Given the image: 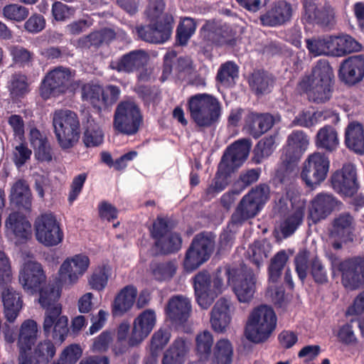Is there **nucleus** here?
<instances>
[{"label":"nucleus","mask_w":364,"mask_h":364,"mask_svg":"<svg viewBox=\"0 0 364 364\" xmlns=\"http://www.w3.org/2000/svg\"><path fill=\"white\" fill-rule=\"evenodd\" d=\"M156 245L164 254H169L178 251L181 248V239L179 234L170 233L156 241Z\"/></svg>","instance_id":"obj_57"},{"label":"nucleus","mask_w":364,"mask_h":364,"mask_svg":"<svg viewBox=\"0 0 364 364\" xmlns=\"http://www.w3.org/2000/svg\"><path fill=\"white\" fill-rule=\"evenodd\" d=\"M6 234L16 243L26 241L31 235V224L22 214L11 213L5 222Z\"/></svg>","instance_id":"obj_25"},{"label":"nucleus","mask_w":364,"mask_h":364,"mask_svg":"<svg viewBox=\"0 0 364 364\" xmlns=\"http://www.w3.org/2000/svg\"><path fill=\"white\" fill-rule=\"evenodd\" d=\"M332 269L341 273L343 286L350 290L358 289L364 284V257L357 256L340 261L338 256H328Z\"/></svg>","instance_id":"obj_8"},{"label":"nucleus","mask_w":364,"mask_h":364,"mask_svg":"<svg viewBox=\"0 0 364 364\" xmlns=\"http://www.w3.org/2000/svg\"><path fill=\"white\" fill-rule=\"evenodd\" d=\"M250 147L249 139H242L235 141L225 149L212 181L220 192L228 186L230 174L246 161Z\"/></svg>","instance_id":"obj_2"},{"label":"nucleus","mask_w":364,"mask_h":364,"mask_svg":"<svg viewBox=\"0 0 364 364\" xmlns=\"http://www.w3.org/2000/svg\"><path fill=\"white\" fill-rule=\"evenodd\" d=\"M232 309V304L227 298H220L215 302L210 313V323L214 331L223 333L226 331L231 321Z\"/></svg>","instance_id":"obj_27"},{"label":"nucleus","mask_w":364,"mask_h":364,"mask_svg":"<svg viewBox=\"0 0 364 364\" xmlns=\"http://www.w3.org/2000/svg\"><path fill=\"white\" fill-rule=\"evenodd\" d=\"M38 335V326L32 319L25 320L21 325L17 340V346L22 353L31 349Z\"/></svg>","instance_id":"obj_35"},{"label":"nucleus","mask_w":364,"mask_h":364,"mask_svg":"<svg viewBox=\"0 0 364 364\" xmlns=\"http://www.w3.org/2000/svg\"><path fill=\"white\" fill-rule=\"evenodd\" d=\"M188 109L191 118L199 127H210L217 123L222 112L218 99L208 93L191 96L188 100Z\"/></svg>","instance_id":"obj_3"},{"label":"nucleus","mask_w":364,"mask_h":364,"mask_svg":"<svg viewBox=\"0 0 364 364\" xmlns=\"http://www.w3.org/2000/svg\"><path fill=\"white\" fill-rule=\"evenodd\" d=\"M288 259L286 252L284 250L279 251L271 259L268 267L269 281L277 283L281 278L282 270Z\"/></svg>","instance_id":"obj_52"},{"label":"nucleus","mask_w":364,"mask_h":364,"mask_svg":"<svg viewBox=\"0 0 364 364\" xmlns=\"http://www.w3.org/2000/svg\"><path fill=\"white\" fill-rule=\"evenodd\" d=\"M315 143L317 148L324 149L328 152H333L338 149V132L331 125L324 126L318 130Z\"/></svg>","instance_id":"obj_41"},{"label":"nucleus","mask_w":364,"mask_h":364,"mask_svg":"<svg viewBox=\"0 0 364 364\" xmlns=\"http://www.w3.org/2000/svg\"><path fill=\"white\" fill-rule=\"evenodd\" d=\"M248 84L251 90L257 95L270 92L274 79L264 70H255L249 77Z\"/></svg>","instance_id":"obj_40"},{"label":"nucleus","mask_w":364,"mask_h":364,"mask_svg":"<svg viewBox=\"0 0 364 364\" xmlns=\"http://www.w3.org/2000/svg\"><path fill=\"white\" fill-rule=\"evenodd\" d=\"M329 168L328 157L324 153L316 151L305 159L300 176L308 187L315 188L325 181Z\"/></svg>","instance_id":"obj_13"},{"label":"nucleus","mask_w":364,"mask_h":364,"mask_svg":"<svg viewBox=\"0 0 364 364\" xmlns=\"http://www.w3.org/2000/svg\"><path fill=\"white\" fill-rule=\"evenodd\" d=\"M305 210V205H300L294 207L284 216L279 225L283 238L289 237L294 234L304 221Z\"/></svg>","instance_id":"obj_34"},{"label":"nucleus","mask_w":364,"mask_h":364,"mask_svg":"<svg viewBox=\"0 0 364 364\" xmlns=\"http://www.w3.org/2000/svg\"><path fill=\"white\" fill-rule=\"evenodd\" d=\"M149 58L146 51L135 50L124 55L117 61L112 62L110 67L118 72L131 73L144 66Z\"/></svg>","instance_id":"obj_30"},{"label":"nucleus","mask_w":364,"mask_h":364,"mask_svg":"<svg viewBox=\"0 0 364 364\" xmlns=\"http://www.w3.org/2000/svg\"><path fill=\"white\" fill-rule=\"evenodd\" d=\"M268 196L269 188L265 184H259L252 188L241 199L231 215V223L233 225H242L246 220L253 218L263 208Z\"/></svg>","instance_id":"obj_6"},{"label":"nucleus","mask_w":364,"mask_h":364,"mask_svg":"<svg viewBox=\"0 0 364 364\" xmlns=\"http://www.w3.org/2000/svg\"><path fill=\"white\" fill-rule=\"evenodd\" d=\"M177 267L172 262L165 263H154L151 266V271L154 278L159 282L171 279L176 274Z\"/></svg>","instance_id":"obj_55"},{"label":"nucleus","mask_w":364,"mask_h":364,"mask_svg":"<svg viewBox=\"0 0 364 364\" xmlns=\"http://www.w3.org/2000/svg\"><path fill=\"white\" fill-rule=\"evenodd\" d=\"M11 200L16 205L28 210L31 205V193L28 185L23 180L14 183L11 189Z\"/></svg>","instance_id":"obj_43"},{"label":"nucleus","mask_w":364,"mask_h":364,"mask_svg":"<svg viewBox=\"0 0 364 364\" xmlns=\"http://www.w3.org/2000/svg\"><path fill=\"white\" fill-rule=\"evenodd\" d=\"M306 47L314 56H336L335 36H326L306 39Z\"/></svg>","instance_id":"obj_36"},{"label":"nucleus","mask_w":364,"mask_h":364,"mask_svg":"<svg viewBox=\"0 0 364 364\" xmlns=\"http://www.w3.org/2000/svg\"><path fill=\"white\" fill-rule=\"evenodd\" d=\"M328 117H329V113L327 111H317L311 113L309 111L303 110L295 117L292 123L295 126L311 128Z\"/></svg>","instance_id":"obj_47"},{"label":"nucleus","mask_w":364,"mask_h":364,"mask_svg":"<svg viewBox=\"0 0 364 364\" xmlns=\"http://www.w3.org/2000/svg\"><path fill=\"white\" fill-rule=\"evenodd\" d=\"M215 241L211 235L202 232L194 235L183 259V268L191 272L206 262L211 257Z\"/></svg>","instance_id":"obj_10"},{"label":"nucleus","mask_w":364,"mask_h":364,"mask_svg":"<svg viewBox=\"0 0 364 364\" xmlns=\"http://www.w3.org/2000/svg\"><path fill=\"white\" fill-rule=\"evenodd\" d=\"M182 341L176 340L165 353L162 364H181Z\"/></svg>","instance_id":"obj_64"},{"label":"nucleus","mask_w":364,"mask_h":364,"mask_svg":"<svg viewBox=\"0 0 364 364\" xmlns=\"http://www.w3.org/2000/svg\"><path fill=\"white\" fill-rule=\"evenodd\" d=\"M239 65L232 60H228L220 65L216 80L224 86H232L239 77Z\"/></svg>","instance_id":"obj_44"},{"label":"nucleus","mask_w":364,"mask_h":364,"mask_svg":"<svg viewBox=\"0 0 364 364\" xmlns=\"http://www.w3.org/2000/svg\"><path fill=\"white\" fill-rule=\"evenodd\" d=\"M214 357L217 364H230L232 357V347L227 339L219 340L214 348Z\"/></svg>","instance_id":"obj_56"},{"label":"nucleus","mask_w":364,"mask_h":364,"mask_svg":"<svg viewBox=\"0 0 364 364\" xmlns=\"http://www.w3.org/2000/svg\"><path fill=\"white\" fill-rule=\"evenodd\" d=\"M213 338L211 333L205 331L196 337V353L200 360H206L211 355Z\"/></svg>","instance_id":"obj_51"},{"label":"nucleus","mask_w":364,"mask_h":364,"mask_svg":"<svg viewBox=\"0 0 364 364\" xmlns=\"http://www.w3.org/2000/svg\"><path fill=\"white\" fill-rule=\"evenodd\" d=\"M55 354V348L50 341L40 342L34 349V357L41 361L48 362Z\"/></svg>","instance_id":"obj_61"},{"label":"nucleus","mask_w":364,"mask_h":364,"mask_svg":"<svg viewBox=\"0 0 364 364\" xmlns=\"http://www.w3.org/2000/svg\"><path fill=\"white\" fill-rule=\"evenodd\" d=\"M156 323V314L149 309L141 311L134 319L131 334L128 338L130 346H136L146 338Z\"/></svg>","instance_id":"obj_19"},{"label":"nucleus","mask_w":364,"mask_h":364,"mask_svg":"<svg viewBox=\"0 0 364 364\" xmlns=\"http://www.w3.org/2000/svg\"><path fill=\"white\" fill-rule=\"evenodd\" d=\"M77 86L78 83L73 82V75L70 69L58 67L46 76L41 86V95L48 99L68 90L73 91Z\"/></svg>","instance_id":"obj_12"},{"label":"nucleus","mask_w":364,"mask_h":364,"mask_svg":"<svg viewBox=\"0 0 364 364\" xmlns=\"http://www.w3.org/2000/svg\"><path fill=\"white\" fill-rule=\"evenodd\" d=\"M36 240L45 247L58 245L63 240V232L55 216L51 213L38 215L33 224Z\"/></svg>","instance_id":"obj_14"},{"label":"nucleus","mask_w":364,"mask_h":364,"mask_svg":"<svg viewBox=\"0 0 364 364\" xmlns=\"http://www.w3.org/2000/svg\"><path fill=\"white\" fill-rule=\"evenodd\" d=\"M338 76L348 86H354L364 78V54L355 55L343 60L339 65Z\"/></svg>","instance_id":"obj_21"},{"label":"nucleus","mask_w":364,"mask_h":364,"mask_svg":"<svg viewBox=\"0 0 364 364\" xmlns=\"http://www.w3.org/2000/svg\"><path fill=\"white\" fill-rule=\"evenodd\" d=\"M334 73L327 60L320 59L311 74L302 77L299 82L300 91L306 95L309 101L324 103L333 92Z\"/></svg>","instance_id":"obj_1"},{"label":"nucleus","mask_w":364,"mask_h":364,"mask_svg":"<svg viewBox=\"0 0 364 364\" xmlns=\"http://www.w3.org/2000/svg\"><path fill=\"white\" fill-rule=\"evenodd\" d=\"M333 189L339 194L351 197L355 194L359 186L357 181L356 168L352 164H346L331 176Z\"/></svg>","instance_id":"obj_20"},{"label":"nucleus","mask_w":364,"mask_h":364,"mask_svg":"<svg viewBox=\"0 0 364 364\" xmlns=\"http://www.w3.org/2000/svg\"><path fill=\"white\" fill-rule=\"evenodd\" d=\"M90 265L88 257L83 254L68 257L58 270L59 281L69 286L75 284L87 272Z\"/></svg>","instance_id":"obj_17"},{"label":"nucleus","mask_w":364,"mask_h":364,"mask_svg":"<svg viewBox=\"0 0 364 364\" xmlns=\"http://www.w3.org/2000/svg\"><path fill=\"white\" fill-rule=\"evenodd\" d=\"M309 252L305 249L300 250L294 258L295 269L301 282L303 283L305 281L309 267L310 275L315 283L321 285L327 284V271L322 262L318 257H315L309 264Z\"/></svg>","instance_id":"obj_15"},{"label":"nucleus","mask_w":364,"mask_h":364,"mask_svg":"<svg viewBox=\"0 0 364 364\" xmlns=\"http://www.w3.org/2000/svg\"><path fill=\"white\" fill-rule=\"evenodd\" d=\"M204 38L212 44L216 46H234L235 39L229 37L228 33L222 27L217 26L210 22L205 23L200 28Z\"/></svg>","instance_id":"obj_38"},{"label":"nucleus","mask_w":364,"mask_h":364,"mask_svg":"<svg viewBox=\"0 0 364 364\" xmlns=\"http://www.w3.org/2000/svg\"><path fill=\"white\" fill-rule=\"evenodd\" d=\"M85 129L84 141L86 146H95L102 142L103 133L102 129L91 117H87L85 123Z\"/></svg>","instance_id":"obj_48"},{"label":"nucleus","mask_w":364,"mask_h":364,"mask_svg":"<svg viewBox=\"0 0 364 364\" xmlns=\"http://www.w3.org/2000/svg\"><path fill=\"white\" fill-rule=\"evenodd\" d=\"M32 151L27 145L19 142L13 144L11 160L18 168L23 166L31 158Z\"/></svg>","instance_id":"obj_60"},{"label":"nucleus","mask_w":364,"mask_h":364,"mask_svg":"<svg viewBox=\"0 0 364 364\" xmlns=\"http://www.w3.org/2000/svg\"><path fill=\"white\" fill-rule=\"evenodd\" d=\"M113 341V333L109 331L102 332L93 339L91 350L95 353L106 352Z\"/></svg>","instance_id":"obj_63"},{"label":"nucleus","mask_w":364,"mask_h":364,"mask_svg":"<svg viewBox=\"0 0 364 364\" xmlns=\"http://www.w3.org/2000/svg\"><path fill=\"white\" fill-rule=\"evenodd\" d=\"M277 321V316L271 306L260 305L255 308L246 323L247 340L256 343L265 342L275 329Z\"/></svg>","instance_id":"obj_4"},{"label":"nucleus","mask_w":364,"mask_h":364,"mask_svg":"<svg viewBox=\"0 0 364 364\" xmlns=\"http://www.w3.org/2000/svg\"><path fill=\"white\" fill-rule=\"evenodd\" d=\"M30 141L34 149L36 158L41 161H50L52 160V151L46 137L36 129H31L30 132Z\"/></svg>","instance_id":"obj_39"},{"label":"nucleus","mask_w":364,"mask_h":364,"mask_svg":"<svg viewBox=\"0 0 364 364\" xmlns=\"http://www.w3.org/2000/svg\"><path fill=\"white\" fill-rule=\"evenodd\" d=\"M245 121L246 131L255 139L265 134L274 124V118L269 113L249 112Z\"/></svg>","instance_id":"obj_28"},{"label":"nucleus","mask_w":364,"mask_h":364,"mask_svg":"<svg viewBox=\"0 0 364 364\" xmlns=\"http://www.w3.org/2000/svg\"><path fill=\"white\" fill-rule=\"evenodd\" d=\"M136 31L141 40L151 43H164L171 36L169 25L162 21L146 26L137 27Z\"/></svg>","instance_id":"obj_31"},{"label":"nucleus","mask_w":364,"mask_h":364,"mask_svg":"<svg viewBox=\"0 0 364 364\" xmlns=\"http://www.w3.org/2000/svg\"><path fill=\"white\" fill-rule=\"evenodd\" d=\"M293 16V7L291 3L285 0L273 2L265 13L259 16L262 25L276 27L291 21Z\"/></svg>","instance_id":"obj_22"},{"label":"nucleus","mask_w":364,"mask_h":364,"mask_svg":"<svg viewBox=\"0 0 364 364\" xmlns=\"http://www.w3.org/2000/svg\"><path fill=\"white\" fill-rule=\"evenodd\" d=\"M2 16L11 21L20 23L28 16V9L18 4H10L3 7Z\"/></svg>","instance_id":"obj_54"},{"label":"nucleus","mask_w":364,"mask_h":364,"mask_svg":"<svg viewBox=\"0 0 364 364\" xmlns=\"http://www.w3.org/2000/svg\"><path fill=\"white\" fill-rule=\"evenodd\" d=\"M39 292L38 302L46 310L54 308L55 306H61L58 299L61 294L59 286L54 283H49L38 291Z\"/></svg>","instance_id":"obj_42"},{"label":"nucleus","mask_w":364,"mask_h":364,"mask_svg":"<svg viewBox=\"0 0 364 364\" xmlns=\"http://www.w3.org/2000/svg\"><path fill=\"white\" fill-rule=\"evenodd\" d=\"M140 108L133 99L121 101L116 107L113 125L118 132L132 135L136 134L142 123Z\"/></svg>","instance_id":"obj_9"},{"label":"nucleus","mask_w":364,"mask_h":364,"mask_svg":"<svg viewBox=\"0 0 364 364\" xmlns=\"http://www.w3.org/2000/svg\"><path fill=\"white\" fill-rule=\"evenodd\" d=\"M62 306L46 310L44 316L43 329L46 336L51 334L53 338L62 343L68 333V318L61 314Z\"/></svg>","instance_id":"obj_18"},{"label":"nucleus","mask_w":364,"mask_h":364,"mask_svg":"<svg viewBox=\"0 0 364 364\" xmlns=\"http://www.w3.org/2000/svg\"><path fill=\"white\" fill-rule=\"evenodd\" d=\"M275 149V136L269 135L264 136L259 141L253 149L252 161L259 164L263 159L269 156Z\"/></svg>","instance_id":"obj_46"},{"label":"nucleus","mask_w":364,"mask_h":364,"mask_svg":"<svg viewBox=\"0 0 364 364\" xmlns=\"http://www.w3.org/2000/svg\"><path fill=\"white\" fill-rule=\"evenodd\" d=\"M103 95V88L97 85H85L82 87V97L90 102L93 107L101 109V98Z\"/></svg>","instance_id":"obj_58"},{"label":"nucleus","mask_w":364,"mask_h":364,"mask_svg":"<svg viewBox=\"0 0 364 364\" xmlns=\"http://www.w3.org/2000/svg\"><path fill=\"white\" fill-rule=\"evenodd\" d=\"M345 144L356 154H364V129L360 122H350L345 132Z\"/></svg>","instance_id":"obj_37"},{"label":"nucleus","mask_w":364,"mask_h":364,"mask_svg":"<svg viewBox=\"0 0 364 364\" xmlns=\"http://www.w3.org/2000/svg\"><path fill=\"white\" fill-rule=\"evenodd\" d=\"M247 256L250 262L259 268L263 264L264 260L267 257V252L265 250V245L263 242L255 241L250 245L247 249Z\"/></svg>","instance_id":"obj_59"},{"label":"nucleus","mask_w":364,"mask_h":364,"mask_svg":"<svg viewBox=\"0 0 364 364\" xmlns=\"http://www.w3.org/2000/svg\"><path fill=\"white\" fill-rule=\"evenodd\" d=\"M112 269L109 265L97 267L88 279V284L92 289L103 290L111 276Z\"/></svg>","instance_id":"obj_49"},{"label":"nucleus","mask_w":364,"mask_h":364,"mask_svg":"<svg viewBox=\"0 0 364 364\" xmlns=\"http://www.w3.org/2000/svg\"><path fill=\"white\" fill-rule=\"evenodd\" d=\"M355 220L349 213H342L336 216L331 223L330 236L344 243L354 240Z\"/></svg>","instance_id":"obj_26"},{"label":"nucleus","mask_w":364,"mask_h":364,"mask_svg":"<svg viewBox=\"0 0 364 364\" xmlns=\"http://www.w3.org/2000/svg\"><path fill=\"white\" fill-rule=\"evenodd\" d=\"M301 22L331 29L336 23V13L328 2L317 4V0H301Z\"/></svg>","instance_id":"obj_11"},{"label":"nucleus","mask_w":364,"mask_h":364,"mask_svg":"<svg viewBox=\"0 0 364 364\" xmlns=\"http://www.w3.org/2000/svg\"><path fill=\"white\" fill-rule=\"evenodd\" d=\"M231 280L237 300L241 303L250 302L256 291L257 278L253 270L245 264L241 265L234 271Z\"/></svg>","instance_id":"obj_16"},{"label":"nucleus","mask_w":364,"mask_h":364,"mask_svg":"<svg viewBox=\"0 0 364 364\" xmlns=\"http://www.w3.org/2000/svg\"><path fill=\"white\" fill-rule=\"evenodd\" d=\"M137 296V289L132 285L126 286L116 295L112 304L114 316H122L133 307Z\"/></svg>","instance_id":"obj_32"},{"label":"nucleus","mask_w":364,"mask_h":364,"mask_svg":"<svg viewBox=\"0 0 364 364\" xmlns=\"http://www.w3.org/2000/svg\"><path fill=\"white\" fill-rule=\"evenodd\" d=\"M19 282L28 293L37 292L46 282V275L41 265L33 261L26 262L20 272Z\"/></svg>","instance_id":"obj_24"},{"label":"nucleus","mask_w":364,"mask_h":364,"mask_svg":"<svg viewBox=\"0 0 364 364\" xmlns=\"http://www.w3.org/2000/svg\"><path fill=\"white\" fill-rule=\"evenodd\" d=\"M0 294L4 305V313L6 320L14 322L18 317L23 306V301L19 293L9 284L0 288Z\"/></svg>","instance_id":"obj_29"},{"label":"nucleus","mask_w":364,"mask_h":364,"mask_svg":"<svg viewBox=\"0 0 364 364\" xmlns=\"http://www.w3.org/2000/svg\"><path fill=\"white\" fill-rule=\"evenodd\" d=\"M338 200L332 194L318 193L311 203L307 220L309 225L318 224L326 219L336 208Z\"/></svg>","instance_id":"obj_23"},{"label":"nucleus","mask_w":364,"mask_h":364,"mask_svg":"<svg viewBox=\"0 0 364 364\" xmlns=\"http://www.w3.org/2000/svg\"><path fill=\"white\" fill-rule=\"evenodd\" d=\"M170 337V333L167 330L159 329L156 331L151 337L150 352L155 355L159 354L168 343Z\"/></svg>","instance_id":"obj_62"},{"label":"nucleus","mask_w":364,"mask_h":364,"mask_svg":"<svg viewBox=\"0 0 364 364\" xmlns=\"http://www.w3.org/2000/svg\"><path fill=\"white\" fill-rule=\"evenodd\" d=\"M54 133L63 149L73 147L80 134V121L77 114L68 109L57 110L53 115Z\"/></svg>","instance_id":"obj_5"},{"label":"nucleus","mask_w":364,"mask_h":364,"mask_svg":"<svg viewBox=\"0 0 364 364\" xmlns=\"http://www.w3.org/2000/svg\"><path fill=\"white\" fill-rule=\"evenodd\" d=\"M336 56L341 57L347 54L358 52L361 50V44L354 38L348 34L335 36Z\"/></svg>","instance_id":"obj_45"},{"label":"nucleus","mask_w":364,"mask_h":364,"mask_svg":"<svg viewBox=\"0 0 364 364\" xmlns=\"http://www.w3.org/2000/svg\"><path fill=\"white\" fill-rule=\"evenodd\" d=\"M166 319L173 326L182 323V298L176 296L171 298L165 309Z\"/></svg>","instance_id":"obj_50"},{"label":"nucleus","mask_w":364,"mask_h":364,"mask_svg":"<svg viewBox=\"0 0 364 364\" xmlns=\"http://www.w3.org/2000/svg\"><path fill=\"white\" fill-rule=\"evenodd\" d=\"M9 90L13 97H20L28 93V82L27 77L20 73L11 75L9 82Z\"/></svg>","instance_id":"obj_53"},{"label":"nucleus","mask_w":364,"mask_h":364,"mask_svg":"<svg viewBox=\"0 0 364 364\" xmlns=\"http://www.w3.org/2000/svg\"><path fill=\"white\" fill-rule=\"evenodd\" d=\"M193 288L198 304L203 309L210 306L214 299L223 292L221 270L210 275L208 270L200 271L193 277Z\"/></svg>","instance_id":"obj_7"},{"label":"nucleus","mask_w":364,"mask_h":364,"mask_svg":"<svg viewBox=\"0 0 364 364\" xmlns=\"http://www.w3.org/2000/svg\"><path fill=\"white\" fill-rule=\"evenodd\" d=\"M285 155L289 161H297L309 145V137L301 130L293 131L287 137Z\"/></svg>","instance_id":"obj_33"}]
</instances>
